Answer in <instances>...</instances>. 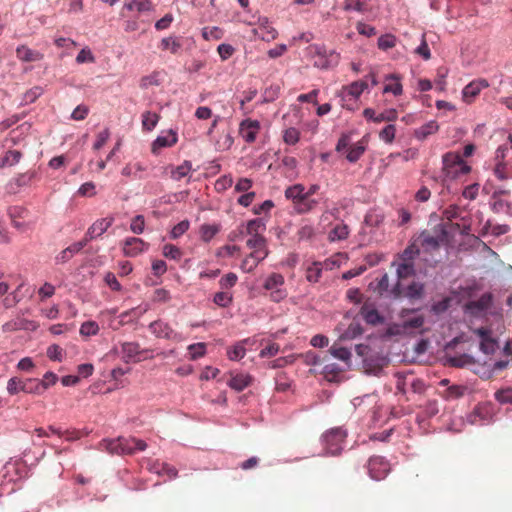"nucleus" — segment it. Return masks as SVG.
<instances>
[{"label": "nucleus", "instance_id": "61", "mask_svg": "<svg viewBox=\"0 0 512 512\" xmlns=\"http://www.w3.org/2000/svg\"><path fill=\"white\" fill-rule=\"evenodd\" d=\"M237 280V275L235 273L230 272L220 279L219 285L222 289H230L237 283Z\"/></svg>", "mask_w": 512, "mask_h": 512}, {"label": "nucleus", "instance_id": "40", "mask_svg": "<svg viewBox=\"0 0 512 512\" xmlns=\"http://www.w3.org/2000/svg\"><path fill=\"white\" fill-rule=\"evenodd\" d=\"M22 157L20 151L17 150H9L6 152L5 156L0 160V167L5 165L13 166L17 164Z\"/></svg>", "mask_w": 512, "mask_h": 512}, {"label": "nucleus", "instance_id": "17", "mask_svg": "<svg viewBox=\"0 0 512 512\" xmlns=\"http://www.w3.org/2000/svg\"><path fill=\"white\" fill-rule=\"evenodd\" d=\"M493 296L491 293H484L479 299L469 301L465 308L472 314H478L486 311L492 304Z\"/></svg>", "mask_w": 512, "mask_h": 512}, {"label": "nucleus", "instance_id": "57", "mask_svg": "<svg viewBox=\"0 0 512 512\" xmlns=\"http://www.w3.org/2000/svg\"><path fill=\"white\" fill-rule=\"evenodd\" d=\"M396 45V37L391 34L382 35L378 39V47L381 50H388Z\"/></svg>", "mask_w": 512, "mask_h": 512}, {"label": "nucleus", "instance_id": "46", "mask_svg": "<svg viewBox=\"0 0 512 512\" xmlns=\"http://www.w3.org/2000/svg\"><path fill=\"white\" fill-rule=\"evenodd\" d=\"M234 139L230 132L223 133L216 141L215 146L219 151H226L233 145Z\"/></svg>", "mask_w": 512, "mask_h": 512}, {"label": "nucleus", "instance_id": "58", "mask_svg": "<svg viewBox=\"0 0 512 512\" xmlns=\"http://www.w3.org/2000/svg\"><path fill=\"white\" fill-rule=\"evenodd\" d=\"M145 228V218L143 215H137L131 220L130 230L134 234H142Z\"/></svg>", "mask_w": 512, "mask_h": 512}, {"label": "nucleus", "instance_id": "28", "mask_svg": "<svg viewBox=\"0 0 512 512\" xmlns=\"http://www.w3.org/2000/svg\"><path fill=\"white\" fill-rule=\"evenodd\" d=\"M123 9L128 11L136 10L138 12H147L153 9V4L150 0H125Z\"/></svg>", "mask_w": 512, "mask_h": 512}, {"label": "nucleus", "instance_id": "64", "mask_svg": "<svg viewBox=\"0 0 512 512\" xmlns=\"http://www.w3.org/2000/svg\"><path fill=\"white\" fill-rule=\"evenodd\" d=\"M76 62L78 64H82V63H86V62L93 63V62H95V57L93 56L90 49L84 48L78 53V55L76 57Z\"/></svg>", "mask_w": 512, "mask_h": 512}, {"label": "nucleus", "instance_id": "54", "mask_svg": "<svg viewBox=\"0 0 512 512\" xmlns=\"http://www.w3.org/2000/svg\"><path fill=\"white\" fill-rule=\"evenodd\" d=\"M300 139V132L298 129L290 127L284 131L283 140L288 145H295Z\"/></svg>", "mask_w": 512, "mask_h": 512}, {"label": "nucleus", "instance_id": "55", "mask_svg": "<svg viewBox=\"0 0 512 512\" xmlns=\"http://www.w3.org/2000/svg\"><path fill=\"white\" fill-rule=\"evenodd\" d=\"M498 347L497 341L489 336L480 341V349L485 354H492Z\"/></svg>", "mask_w": 512, "mask_h": 512}, {"label": "nucleus", "instance_id": "8", "mask_svg": "<svg viewBox=\"0 0 512 512\" xmlns=\"http://www.w3.org/2000/svg\"><path fill=\"white\" fill-rule=\"evenodd\" d=\"M313 53L314 66L320 69H328L335 66L339 61V54L335 51H327L324 46H312L310 48Z\"/></svg>", "mask_w": 512, "mask_h": 512}, {"label": "nucleus", "instance_id": "27", "mask_svg": "<svg viewBox=\"0 0 512 512\" xmlns=\"http://www.w3.org/2000/svg\"><path fill=\"white\" fill-rule=\"evenodd\" d=\"M439 130V125L436 121L431 120L414 131L416 139L423 141L430 135L435 134Z\"/></svg>", "mask_w": 512, "mask_h": 512}, {"label": "nucleus", "instance_id": "47", "mask_svg": "<svg viewBox=\"0 0 512 512\" xmlns=\"http://www.w3.org/2000/svg\"><path fill=\"white\" fill-rule=\"evenodd\" d=\"M421 245L417 242V239L409 245L402 254V260L404 261H413V259L419 255Z\"/></svg>", "mask_w": 512, "mask_h": 512}, {"label": "nucleus", "instance_id": "2", "mask_svg": "<svg viewBox=\"0 0 512 512\" xmlns=\"http://www.w3.org/2000/svg\"><path fill=\"white\" fill-rule=\"evenodd\" d=\"M412 311L403 310L401 312V323H394L388 327L389 335H415L424 332L423 326L425 318L423 315H412Z\"/></svg>", "mask_w": 512, "mask_h": 512}, {"label": "nucleus", "instance_id": "62", "mask_svg": "<svg viewBox=\"0 0 512 512\" xmlns=\"http://www.w3.org/2000/svg\"><path fill=\"white\" fill-rule=\"evenodd\" d=\"M233 184V178L231 175H224L220 177L215 183V189L218 192H222L230 188Z\"/></svg>", "mask_w": 512, "mask_h": 512}, {"label": "nucleus", "instance_id": "37", "mask_svg": "<svg viewBox=\"0 0 512 512\" xmlns=\"http://www.w3.org/2000/svg\"><path fill=\"white\" fill-rule=\"evenodd\" d=\"M245 342H247V340L239 342L227 350V355L230 360L237 361V360L242 359L245 356V354H246V349L244 347Z\"/></svg>", "mask_w": 512, "mask_h": 512}, {"label": "nucleus", "instance_id": "63", "mask_svg": "<svg viewBox=\"0 0 512 512\" xmlns=\"http://www.w3.org/2000/svg\"><path fill=\"white\" fill-rule=\"evenodd\" d=\"M217 52L222 61L229 59L235 52V48L230 44H220L217 48Z\"/></svg>", "mask_w": 512, "mask_h": 512}, {"label": "nucleus", "instance_id": "12", "mask_svg": "<svg viewBox=\"0 0 512 512\" xmlns=\"http://www.w3.org/2000/svg\"><path fill=\"white\" fill-rule=\"evenodd\" d=\"M284 284V277L281 274L273 273L265 280L264 288L271 290V297L274 301H280L285 297V292L280 289Z\"/></svg>", "mask_w": 512, "mask_h": 512}, {"label": "nucleus", "instance_id": "26", "mask_svg": "<svg viewBox=\"0 0 512 512\" xmlns=\"http://www.w3.org/2000/svg\"><path fill=\"white\" fill-rule=\"evenodd\" d=\"M16 56L19 60L24 62H36L43 59V54L32 50L24 45L16 49Z\"/></svg>", "mask_w": 512, "mask_h": 512}, {"label": "nucleus", "instance_id": "23", "mask_svg": "<svg viewBox=\"0 0 512 512\" xmlns=\"http://www.w3.org/2000/svg\"><path fill=\"white\" fill-rule=\"evenodd\" d=\"M252 383V377L246 373H231V377L228 381L230 388L240 392L247 388Z\"/></svg>", "mask_w": 512, "mask_h": 512}, {"label": "nucleus", "instance_id": "7", "mask_svg": "<svg viewBox=\"0 0 512 512\" xmlns=\"http://www.w3.org/2000/svg\"><path fill=\"white\" fill-rule=\"evenodd\" d=\"M367 87L366 80L354 81L349 85L343 86L341 91L342 107L354 110L357 100Z\"/></svg>", "mask_w": 512, "mask_h": 512}, {"label": "nucleus", "instance_id": "33", "mask_svg": "<svg viewBox=\"0 0 512 512\" xmlns=\"http://www.w3.org/2000/svg\"><path fill=\"white\" fill-rule=\"evenodd\" d=\"M477 418H479V421H488L491 418V407L489 405H478L471 415V422L477 423Z\"/></svg>", "mask_w": 512, "mask_h": 512}, {"label": "nucleus", "instance_id": "9", "mask_svg": "<svg viewBox=\"0 0 512 512\" xmlns=\"http://www.w3.org/2000/svg\"><path fill=\"white\" fill-rule=\"evenodd\" d=\"M150 331L157 337L167 339L173 342H181L183 337L176 332L168 323L162 320H156L149 325Z\"/></svg>", "mask_w": 512, "mask_h": 512}, {"label": "nucleus", "instance_id": "48", "mask_svg": "<svg viewBox=\"0 0 512 512\" xmlns=\"http://www.w3.org/2000/svg\"><path fill=\"white\" fill-rule=\"evenodd\" d=\"M49 430L51 431L52 434H56L59 437H65L67 441H73L80 438V432L76 430L61 431L60 429L54 426H49Z\"/></svg>", "mask_w": 512, "mask_h": 512}, {"label": "nucleus", "instance_id": "6", "mask_svg": "<svg viewBox=\"0 0 512 512\" xmlns=\"http://www.w3.org/2000/svg\"><path fill=\"white\" fill-rule=\"evenodd\" d=\"M347 437V431L342 427L331 428L322 436L324 448L327 454L335 456L343 450V444Z\"/></svg>", "mask_w": 512, "mask_h": 512}, {"label": "nucleus", "instance_id": "42", "mask_svg": "<svg viewBox=\"0 0 512 512\" xmlns=\"http://www.w3.org/2000/svg\"><path fill=\"white\" fill-rule=\"evenodd\" d=\"M224 35V32L219 27H204L202 29V37L209 41V40H220Z\"/></svg>", "mask_w": 512, "mask_h": 512}, {"label": "nucleus", "instance_id": "10", "mask_svg": "<svg viewBox=\"0 0 512 512\" xmlns=\"http://www.w3.org/2000/svg\"><path fill=\"white\" fill-rule=\"evenodd\" d=\"M390 470V463L382 456H373L368 461V472L374 480L384 479Z\"/></svg>", "mask_w": 512, "mask_h": 512}, {"label": "nucleus", "instance_id": "31", "mask_svg": "<svg viewBox=\"0 0 512 512\" xmlns=\"http://www.w3.org/2000/svg\"><path fill=\"white\" fill-rule=\"evenodd\" d=\"M424 293V285L420 282L413 281L407 286L405 291L402 290V295L409 299H420Z\"/></svg>", "mask_w": 512, "mask_h": 512}, {"label": "nucleus", "instance_id": "52", "mask_svg": "<svg viewBox=\"0 0 512 512\" xmlns=\"http://www.w3.org/2000/svg\"><path fill=\"white\" fill-rule=\"evenodd\" d=\"M99 332V325L95 321H86L80 327L82 336H93Z\"/></svg>", "mask_w": 512, "mask_h": 512}, {"label": "nucleus", "instance_id": "30", "mask_svg": "<svg viewBox=\"0 0 512 512\" xmlns=\"http://www.w3.org/2000/svg\"><path fill=\"white\" fill-rule=\"evenodd\" d=\"M304 195L305 188L301 184L290 186L285 191L286 198L291 200L294 203L295 207L297 206V204L300 202Z\"/></svg>", "mask_w": 512, "mask_h": 512}, {"label": "nucleus", "instance_id": "53", "mask_svg": "<svg viewBox=\"0 0 512 512\" xmlns=\"http://www.w3.org/2000/svg\"><path fill=\"white\" fill-rule=\"evenodd\" d=\"M232 294L220 291L214 295L213 302L220 307H228L232 302Z\"/></svg>", "mask_w": 512, "mask_h": 512}, {"label": "nucleus", "instance_id": "36", "mask_svg": "<svg viewBox=\"0 0 512 512\" xmlns=\"http://www.w3.org/2000/svg\"><path fill=\"white\" fill-rule=\"evenodd\" d=\"M317 204V200L312 199L311 196L305 194L303 198L300 200V202L297 204L295 209L298 211V213H307L313 210L317 206Z\"/></svg>", "mask_w": 512, "mask_h": 512}, {"label": "nucleus", "instance_id": "14", "mask_svg": "<svg viewBox=\"0 0 512 512\" xmlns=\"http://www.w3.org/2000/svg\"><path fill=\"white\" fill-rule=\"evenodd\" d=\"M335 261L327 259L324 262L315 261L312 262L306 268V279L310 283H316L321 278L323 269H332Z\"/></svg>", "mask_w": 512, "mask_h": 512}, {"label": "nucleus", "instance_id": "20", "mask_svg": "<svg viewBox=\"0 0 512 512\" xmlns=\"http://www.w3.org/2000/svg\"><path fill=\"white\" fill-rule=\"evenodd\" d=\"M178 141L177 133L173 130H169L165 135L158 136L152 143V152L157 153L161 148L172 147Z\"/></svg>", "mask_w": 512, "mask_h": 512}, {"label": "nucleus", "instance_id": "44", "mask_svg": "<svg viewBox=\"0 0 512 512\" xmlns=\"http://www.w3.org/2000/svg\"><path fill=\"white\" fill-rule=\"evenodd\" d=\"M189 358L191 360H196L206 353V344L205 343H194L188 346Z\"/></svg>", "mask_w": 512, "mask_h": 512}, {"label": "nucleus", "instance_id": "60", "mask_svg": "<svg viewBox=\"0 0 512 512\" xmlns=\"http://www.w3.org/2000/svg\"><path fill=\"white\" fill-rule=\"evenodd\" d=\"M63 354V349L57 344L50 345L47 349V356L53 361H62Z\"/></svg>", "mask_w": 512, "mask_h": 512}, {"label": "nucleus", "instance_id": "11", "mask_svg": "<svg viewBox=\"0 0 512 512\" xmlns=\"http://www.w3.org/2000/svg\"><path fill=\"white\" fill-rule=\"evenodd\" d=\"M147 352V350H141L140 345L136 342H125L121 347V353L126 362H139L141 360L151 358L152 356L144 355Z\"/></svg>", "mask_w": 512, "mask_h": 512}, {"label": "nucleus", "instance_id": "16", "mask_svg": "<svg viewBox=\"0 0 512 512\" xmlns=\"http://www.w3.org/2000/svg\"><path fill=\"white\" fill-rule=\"evenodd\" d=\"M148 246L141 238L128 237L123 242V254L127 257H136L148 249Z\"/></svg>", "mask_w": 512, "mask_h": 512}, {"label": "nucleus", "instance_id": "19", "mask_svg": "<svg viewBox=\"0 0 512 512\" xmlns=\"http://www.w3.org/2000/svg\"><path fill=\"white\" fill-rule=\"evenodd\" d=\"M269 252H262L260 250H252V252L244 258L241 268L245 272H252L256 266L268 256Z\"/></svg>", "mask_w": 512, "mask_h": 512}, {"label": "nucleus", "instance_id": "13", "mask_svg": "<svg viewBox=\"0 0 512 512\" xmlns=\"http://www.w3.org/2000/svg\"><path fill=\"white\" fill-rule=\"evenodd\" d=\"M260 131V122L250 118L240 123L239 134L247 143H253Z\"/></svg>", "mask_w": 512, "mask_h": 512}, {"label": "nucleus", "instance_id": "51", "mask_svg": "<svg viewBox=\"0 0 512 512\" xmlns=\"http://www.w3.org/2000/svg\"><path fill=\"white\" fill-rule=\"evenodd\" d=\"M467 388L465 386L461 385H453L446 389L444 392V397L448 400L450 399H457L464 395Z\"/></svg>", "mask_w": 512, "mask_h": 512}, {"label": "nucleus", "instance_id": "25", "mask_svg": "<svg viewBox=\"0 0 512 512\" xmlns=\"http://www.w3.org/2000/svg\"><path fill=\"white\" fill-rule=\"evenodd\" d=\"M254 34L265 41L274 40L277 36V31L271 26L269 21L265 18L260 20L259 27L254 29Z\"/></svg>", "mask_w": 512, "mask_h": 512}, {"label": "nucleus", "instance_id": "15", "mask_svg": "<svg viewBox=\"0 0 512 512\" xmlns=\"http://www.w3.org/2000/svg\"><path fill=\"white\" fill-rule=\"evenodd\" d=\"M396 272L398 276V282L393 288L392 293L395 297H400L402 295L401 281L414 275L415 273L413 262L403 260V262L398 265Z\"/></svg>", "mask_w": 512, "mask_h": 512}, {"label": "nucleus", "instance_id": "38", "mask_svg": "<svg viewBox=\"0 0 512 512\" xmlns=\"http://www.w3.org/2000/svg\"><path fill=\"white\" fill-rule=\"evenodd\" d=\"M219 231V225L204 224L200 228L201 239L205 242H209Z\"/></svg>", "mask_w": 512, "mask_h": 512}, {"label": "nucleus", "instance_id": "39", "mask_svg": "<svg viewBox=\"0 0 512 512\" xmlns=\"http://www.w3.org/2000/svg\"><path fill=\"white\" fill-rule=\"evenodd\" d=\"M329 351L335 358L342 360L344 362H348L352 356L349 349L338 346L337 344H333L330 347Z\"/></svg>", "mask_w": 512, "mask_h": 512}, {"label": "nucleus", "instance_id": "43", "mask_svg": "<svg viewBox=\"0 0 512 512\" xmlns=\"http://www.w3.org/2000/svg\"><path fill=\"white\" fill-rule=\"evenodd\" d=\"M396 135V126L394 124L386 125L380 132L379 138L387 144H391Z\"/></svg>", "mask_w": 512, "mask_h": 512}, {"label": "nucleus", "instance_id": "32", "mask_svg": "<svg viewBox=\"0 0 512 512\" xmlns=\"http://www.w3.org/2000/svg\"><path fill=\"white\" fill-rule=\"evenodd\" d=\"M192 170V164L190 161H184L181 165L173 167L171 170V178L176 181H180L182 178L189 175Z\"/></svg>", "mask_w": 512, "mask_h": 512}, {"label": "nucleus", "instance_id": "41", "mask_svg": "<svg viewBox=\"0 0 512 512\" xmlns=\"http://www.w3.org/2000/svg\"><path fill=\"white\" fill-rule=\"evenodd\" d=\"M349 235V229L348 226L345 224H338L336 225L330 232L329 238L332 241L335 240H344Z\"/></svg>", "mask_w": 512, "mask_h": 512}, {"label": "nucleus", "instance_id": "5", "mask_svg": "<svg viewBox=\"0 0 512 512\" xmlns=\"http://www.w3.org/2000/svg\"><path fill=\"white\" fill-rule=\"evenodd\" d=\"M417 242L426 251L436 250L441 244L449 242V234L446 224H438L432 230H425L417 237Z\"/></svg>", "mask_w": 512, "mask_h": 512}, {"label": "nucleus", "instance_id": "49", "mask_svg": "<svg viewBox=\"0 0 512 512\" xmlns=\"http://www.w3.org/2000/svg\"><path fill=\"white\" fill-rule=\"evenodd\" d=\"M162 253L166 258L173 260H180L182 257L181 250L173 244H165L163 246Z\"/></svg>", "mask_w": 512, "mask_h": 512}, {"label": "nucleus", "instance_id": "18", "mask_svg": "<svg viewBox=\"0 0 512 512\" xmlns=\"http://www.w3.org/2000/svg\"><path fill=\"white\" fill-rule=\"evenodd\" d=\"M488 87L486 80L472 81L466 85L462 91L463 100L466 103H471L475 97L481 92L482 89Z\"/></svg>", "mask_w": 512, "mask_h": 512}, {"label": "nucleus", "instance_id": "45", "mask_svg": "<svg viewBox=\"0 0 512 512\" xmlns=\"http://www.w3.org/2000/svg\"><path fill=\"white\" fill-rule=\"evenodd\" d=\"M494 397L500 404H512V387L497 390Z\"/></svg>", "mask_w": 512, "mask_h": 512}, {"label": "nucleus", "instance_id": "1", "mask_svg": "<svg viewBox=\"0 0 512 512\" xmlns=\"http://www.w3.org/2000/svg\"><path fill=\"white\" fill-rule=\"evenodd\" d=\"M99 448L110 454L131 455L137 451H144L147 448L145 441L135 437H118L117 439H103Z\"/></svg>", "mask_w": 512, "mask_h": 512}, {"label": "nucleus", "instance_id": "24", "mask_svg": "<svg viewBox=\"0 0 512 512\" xmlns=\"http://www.w3.org/2000/svg\"><path fill=\"white\" fill-rule=\"evenodd\" d=\"M113 218H102L96 220L87 230L89 238H96L104 234L112 225Z\"/></svg>", "mask_w": 512, "mask_h": 512}, {"label": "nucleus", "instance_id": "59", "mask_svg": "<svg viewBox=\"0 0 512 512\" xmlns=\"http://www.w3.org/2000/svg\"><path fill=\"white\" fill-rule=\"evenodd\" d=\"M35 172H26L23 174L18 175L14 179V183L17 187H25L29 186L34 179Z\"/></svg>", "mask_w": 512, "mask_h": 512}, {"label": "nucleus", "instance_id": "29", "mask_svg": "<svg viewBox=\"0 0 512 512\" xmlns=\"http://www.w3.org/2000/svg\"><path fill=\"white\" fill-rule=\"evenodd\" d=\"M366 150V143L364 140H360L357 143L351 145L347 150L346 159L351 162H357Z\"/></svg>", "mask_w": 512, "mask_h": 512}, {"label": "nucleus", "instance_id": "50", "mask_svg": "<svg viewBox=\"0 0 512 512\" xmlns=\"http://www.w3.org/2000/svg\"><path fill=\"white\" fill-rule=\"evenodd\" d=\"M161 48L163 50H169L172 54H176L181 48V44L175 38L167 37L161 40Z\"/></svg>", "mask_w": 512, "mask_h": 512}, {"label": "nucleus", "instance_id": "3", "mask_svg": "<svg viewBox=\"0 0 512 512\" xmlns=\"http://www.w3.org/2000/svg\"><path fill=\"white\" fill-rule=\"evenodd\" d=\"M444 181L458 180L470 173L471 167L457 152H447L442 156Z\"/></svg>", "mask_w": 512, "mask_h": 512}, {"label": "nucleus", "instance_id": "4", "mask_svg": "<svg viewBox=\"0 0 512 512\" xmlns=\"http://www.w3.org/2000/svg\"><path fill=\"white\" fill-rule=\"evenodd\" d=\"M266 230L265 222L260 219L249 220L246 224L245 230L241 231V235H247L249 238L246 245L251 250H260L262 252H269L267 248V240L263 236Z\"/></svg>", "mask_w": 512, "mask_h": 512}, {"label": "nucleus", "instance_id": "34", "mask_svg": "<svg viewBox=\"0 0 512 512\" xmlns=\"http://www.w3.org/2000/svg\"><path fill=\"white\" fill-rule=\"evenodd\" d=\"M159 119H160V116L157 113H153L150 111L144 112L142 114L143 130L152 131L156 127Z\"/></svg>", "mask_w": 512, "mask_h": 512}, {"label": "nucleus", "instance_id": "22", "mask_svg": "<svg viewBox=\"0 0 512 512\" xmlns=\"http://www.w3.org/2000/svg\"><path fill=\"white\" fill-rule=\"evenodd\" d=\"M360 315L370 325H378L384 322V317L380 315L377 309L365 303L360 310Z\"/></svg>", "mask_w": 512, "mask_h": 512}, {"label": "nucleus", "instance_id": "21", "mask_svg": "<svg viewBox=\"0 0 512 512\" xmlns=\"http://www.w3.org/2000/svg\"><path fill=\"white\" fill-rule=\"evenodd\" d=\"M384 80L387 83L384 86L383 93H392L394 96H400L403 93L400 75L388 74Z\"/></svg>", "mask_w": 512, "mask_h": 512}, {"label": "nucleus", "instance_id": "56", "mask_svg": "<svg viewBox=\"0 0 512 512\" xmlns=\"http://www.w3.org/2000/svg\"><path fill=\"white\" fill-rule=\"evenodd\" d=\"M398 118V112L395 109H388L385 110L379 114H377V117L375 118V123H381V122H393L396 121Z\"/></svg>", "mask_w": 512, "mask_h": 512}, {"label": "nucleus", "instance_id": "35", "mask_svg": "<svg viewBox=\"0 0 512 512\" xmlns=\"http://www.w3.org/2000/svg\"><path fill=\"white\" fill-rule=\"evenodd\" d=\"M21 390L25 393L42 394L45 390L37 379H27L21 385Z\"/></svg>", "mask_w": 512, "mask_h": 512}]
</instances>
